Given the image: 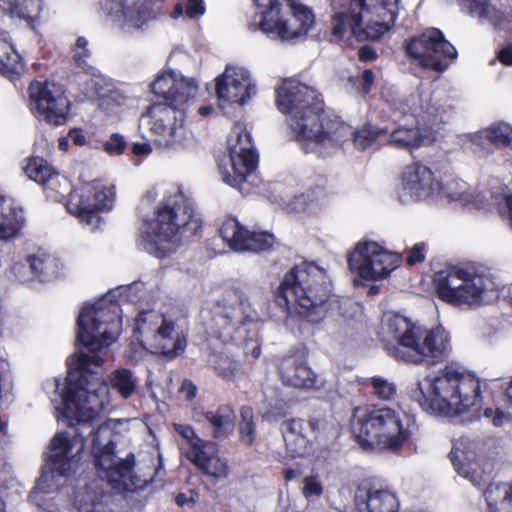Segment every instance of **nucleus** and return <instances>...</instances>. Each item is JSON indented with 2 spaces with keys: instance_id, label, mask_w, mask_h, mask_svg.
Wrapping results in <instances>:
<instances>
[{
  "instance_id": "1",
  "label": "nucleus",
  "mask_w": 512,
  "mask_h": 512,
  "mask_svg": "<svg viewBox=\"0 0 512 512\" xmlns=\"http://www.w3.org/2000/svg\"><path fill=\"white\" fill-rule=\"evenodd\" d=\"M120 306L102 298L86 306L77 319V341L82 344L69 360L64 414L77 424H87L110 403L109 388L101 374L91 369L103 364L106 348L120 333Z\"/></svg>"
},
{
  "instance_id": "2",
  "label": "nucleus",
  "mask_w": 512,
  "mask_h": 512,
  "mask_svg": "<svg viewBox=\"0 0 512 512\" xmlns=\"http://www.w3.org/2000/svg\"><path fill=\"white\" fill-rule=\"evenodd\" d=\"M151 91L164 103L149 106L140 118V127L148 128L160 147L183 145L187 135L185 106L194 99L197 83L175 71H163L151 83Z\"/></svg>"
},
{
  "instance_id": "3",
  "label": "nucleus",
  "mask_w": 512,
  "mask_h": 512,
  "mask_svg": "<svg viewBox=\"0 0 512 512\" xmlns=\"http://www.w3.org/2000/svg\"><path fill=\"white\" fill-rule=\"evenodd\" d=\"M331 282L323 268L303 262L289 270L279 286L277 301L308 322L322 321L331 306Z\"/></svg>"
},
{
  "instance_id": "4",
  "label": "nucleus",
  "mask_w": 512,
  "mask_h": 512,
  "mask_svg": "<svg viewBox=\"0 0 512 512\" xmlns=\"http://www.w3.org/2000/svg\"><path fill=\"white\" fill-rule=\"evenodd\" d=\"M202 221L182 194L167 197L158 205L155 217L147 222L144 249L157 258L175 252L182 237H190L201 228Z\"/></svg>"
},
{
  "instance_id": "5",
  "label": "nucleus",
  "mask_w": 512,
  "mask_h": 512,
  "mask_svg": "<svg viewBox=\"0 0 512 512\" xmlns=\"http://www.w3.org/2000/svg\"><path fill=\"white\" fill-rule=\"evenodd\" d=\"M400 0H349L347 6L331 18V33L347 35L357 41H376L394 26Z\"/></svg>"
},
{
  "instance_id": "6",
  "label": "nucleus",
  "mask_w": 512,
  "mask_h": 512,
  "mask_svg": "<svg viewBox=\"0 0 512 512\" xmlns=\"http://www.w3.org/2000/svg\"><path fill=\"white\" fill-rule=\"evenodd\" d=\"M288 123L305 152L320 156L340 147L350 134L349 125L324 115L321 99L311 104L309 109L289 116Z\"/></svg>"
},
{
  "instance_id": "7",
  "label": "nucleus",
  "mask_w": 512,
  "mask_h": 512,
  "mask_svg": "<svg viewBox=\"0 0 512 512\" xmlns=\"http://www.w3.org/2000/svg\"><path fill=\"white\" fill-rule=\"evenodd\" d=\"M352 430L359 445L365 449L399 450L408 438L401 416L390 408L368 411L356 408L352 418Z\"/></svg>"
},
{
  "instance_id": "8",
  "label": "nucleus",
  "mask_w": 512,
  "mask_h": 512,
  "mask_svg": "<svg viewBox=\"0 0 512 512\" xmlns=\"http://www.w3.org/2000/svg\"><path fill=\"white\" fill-rule=\"evenodd\" d=\"M260 20L251 28L281 41H295L307 34L314 24V15L295 0H253Z\"/></svg>"
},
{
  "instance_id": "9",
  "label": "nucleus",
  "mask_w": 512,
  "mask_h": 512,
  "mask_svg": "<svg viewBox=\"0 0 512 512\" xmlns=\"http://www.w3.org/2000/svg\"><path fill=\"white\" fill-rule=\"evenodd\" d=\"M229 156L222 159L219 171L225 183L241 189L254 176L258 164L257 153L246 128L237 123L228 138Z\"/></svg>"
},
{
  "instance_id": "10",
  "label": "nucleus",
  "mask_w": 512,
  "mask_h": 512,
  "mask_svg": "<svg viewBox=\"0 0 512 512\" xmlns=\"http://www.w3.org/2000/svg\"><path fill=\"white\" fill-rule=\"evenodd\" d=\"M135 325V330L146 340H151L155 351L165 358L170 360L184 352L186 333L162 314L153 310L142 311Z\"/></svg>"
},
{
  "instance_id": "11",
  "label": "nucleus",
  "mask_w": 512,
  "mask_h": 512,
  "mask_svg": "<svg viewBox=\"0 0 512 512\" xmlns=\"http://www.w3.org/2000/svg\"><path fill=\"white\" fill-rule=\"evenodd\" d=\"M403 50L406 58L422 69L442 73L448 67V41L437 28H425L404 40Z\"/></svg>"
},
{
  "instance_id": "12",
  "label": "nucleus",
  "mask_w": 512,
  "mask_h": 512,
  "mask_svg": "<svg viewBox=\"0 0 512 512\" xmlns=\"http://www.w3.org/2000/svg\"><path fill=\"white\" fill-rule=\"evenodd\" d=\"M113 201V187H105L99 182L86 183L70 193L67 210L94 232L103 223L99 213L109 210Z\"/></svg>"
},
{
  "instance_id": "13",
  "label": "nucleus",
  "mask_w": 512,
  "mask_h": 512,
  "mask_svg": "<svg viewBox=\"0 0 512 512\" xmlns=\"http://www.w3.org/2000/svg\"><path fill=\"white\" fill-rule=\"evenodd\" d=\"M77 440L70 439L66 433H58L54 436L50 444V456L46 463L43 473L37 481V493H49L57 489L59 483L57 478L71 475L77 466V454L82 449L80 441L79 449L74 453L73 447Z\"/></svg>"
},
{
  "instance_id": "14",
  "label": "nucleus",
  "mask_w": 512,
  "mask_h": 512,
  "mask_svg": "<svg viewBox=\"0 0 512 512\" xmlns=\"http://www.w3.org/2000/svg\"><path fill=\"white\" fill-rule=\"evenodd\" d=\"M31 110L48 124L63 125L68 120L70 103L62 86L53 82H33L29 86Z\"/></svg>"
},
{
  "instance_id": "15",
  "label": "nucleus",
  "mask_w": 512,
  "mask_h": 512,
  "mask_svg": "<svg viewBox=\"0 0 512 512\" xmlns=\"http://www.w3.org/2000/svg\"><path fill=\"white\" fill-rule=\"evenodd\" d=\"M400 262L399 254L389 252L375 242L359 243L348 258L350 269L367 280L387 276Z\"/></svg>"
},
{
  "instance_id": "16",
  "label": "nucleus",
  "mask_w": 512,
  "mask_h": 512,
  "mask_svg": "<svg viewBox=\"0 0 512 512\" xmlns=\"http://www.w3.org/2000/svg\"><path fill=\"white\" fill-rule=\"evenodd\" d=\"M421 326L409 318L394 312H387L382 318V334L385 338L395 341L397 345L387 347L389 353L405 362L411 354L416 341L421 337Z\"/></svg>"
},
{
  "instance_id": "17",
  "label": "nucleus",
  "mask_w": 512,
  "mask_h": 512,
  "mask_svg": "<svg viewBox=\"0 0 512 512\" xmlns=\"http://www.w3.org/2000/svg\"><path fill=\"white\" fill-rule=\"evenodd\" d=\"M215 82L216 95L223 102L244 105L257 93L256 83L244 67L227 65Z\"/></svg>"
},
{
  "instance_id": "18",
  "label": "nucleus",
  "mask_w": 512,
  "mask_h": 512,
  "mask_svg": "<svg viewBox=\"0 0 512 512\" xmlns=\"http://www.w3.org/2000/svg\"><path fill=\"white\" fill-rule=\"evenodd\" d=\"M450 277L462 280L458 287L450 286V305L462 306L479 303L482 295L492 290L494 283L485 274H477L469 268L450 264Z\"/></svg>"
},
{
  "instance_id": "19",
  "label": "nucleus",
  "mask_w": 512,
  "mask_h": 512,
  "mask_svg": "<svg viewBox=\"0 0 512 512\" xmlns=\"http://www.w3.org/2000/svg\"><path fill=\"white\" fill-rule=\"evenodd\" d=\"M450 417L469 412L480 403V380L470 372H458L450 363Z\"/></svg>"
},
{
  "instance_id": "20",
  "label": "nucleus",
  "mask_w": 512,
  "mask_h": 512,
  "mask_svg": "<svg viewBox=\"0 0 512 512\" xmlns=\"http://www.w3.org/2000/svg\"><path fill=\"white\" fill-rule=\"evenodd\" d=\"M220 236L228 246L237 252H262L274 244V236L268 232L248 231L235 218L226 219L220 229Z\"/></svg>"
},
{
  "instance_id": "21",
  "label": "nucleus",
  "mask_w": 512,
  "mask_h": 512,
  "mask_svg": "<svg viewBox=\"0 0 512 512\" xmlns=\"http://www.w3.org/2000/svg\"><path fill=\"white\" fill-rule=\"evenodd\" d=\"M440 190V183L433 180L432 172L426 166L413 164L402 174L399 198L402 202L419 201Z\"/></svg>"
},
{
  "instance_id": "22",
  "label": "nucleus",
  "mask_w": 512,
  "mask_h": 512,
  "mask_svg": "<svg viewBox=\"0 0 512 512\" xmlns=\"http://www.w3.org/2000/svg\"><path fill=\"white\" fill-rule=\"evenodd\" d=\"M448 333L441 324L425 330L421 328V337L416 341L411 354L407 355L409 363L420 364L425 360L439 363L447 356Z\"/></svg>"
},
{
  "instance_id": "23",
  "label": "nucleus",
  "mask_w": 512,
  "mask_h": 512,
  "mask_svg": "<svg viewBox=\"0 0 512 512\" xmlns=\"http://www.w3.org/2000/svg\"><path fill=\"white\" fill-rule=\"evenodd\" d=\"M124 424L125 422L122 420L110 419L100 425L96 431L91 432L92 454L95 465L99 469V474L105 472L121 459L114 454V438L116 437V430Z\"/></svg>"
},
{
  "instance_id": "24",
  "label": "nucleus",
  "mask_w": 512,
  "mask_h": 512,
  "mask_svg": "<svg viewBox=\"0 0 512 512\" xmlns=\"http://www.w3.org/2000/svg\"><path fill=\"white\" fill-rule=\"evenodd\" d=\"M276 101L279 110L293 116L295 112L309 109L319 100L316 91L294 80H285L276 89Z\"/></svg>"
},
{
  "instance_id": "25",
  "label": "nucleus",
  "mask_w": 512,
  "mask_h": 512,
  "mask_svg": "<svg viewBox=\"0 0 512 512\" xmlns=\"http://www.w3.org/2000/svg\"><path fill=\"white\" fill-rule=\"evenodd\" d=\"M277 371L284 385L300 389H312L318 386L316 374L307 366L301 356L282 357L278 361Z\"/></svg>"
},
{
  "instance_id": "26",
  "label": "nucleus",
  "mask_w": 512,
  "mask_h": 512,
  "mask_svg": "<svg viewBox=\"0 0 512 512\" xmlns=\"http://www.w3.org/2000/svg\"><path fill=\"white\" fill-rule=\"evenodd\" d=\"M354 503L355 512H398L400 508L396 494L381 487H359Z\"/></svg>"
},
{
  "instance_id": "27",
  "label": "nucleus",
  "mask_w": 512,
  "mask_h": 512,
  "mask_svg": "<svg viewBox=\"0 0 512 512\" xmlns=\"http://www.w3.org/2000/svg\"><path fill=\"white\" fill-rule=\"evenodd\" d=\"M110 13L127 28L139 29L154 17L146 0H112Z\"/></svg>"
},
{
  "instance_id": "28",
  "label": "nucleus",
  "mask_w": 512,
  "mask_h": 512,
  "mask_svg": "<svg viewBox=\"0 0 512 512\" xmlns=\"http://www.w3.org/2000/svg\"><path fill=\"white\" fill-rule=\"evenodd\" d=\"M99 477L106 479L114 488L128 492L142 490L150 478H142L133 471V459H120Z\"/></svg>"
},
{
  "instance_id": "29",
  "label": "nucleus",
  "mask_w": 512,
  "mask_h": 512,
  "mask_svg": "<svg viewBox=\"0 0 512 512\" xmlns=\"http://www.w3.org/2000/svg\"><path fill=\"white\" fill-rule=\"evenodd\" d=\"M26 263H16L12 266L13 274L22 282L30 280L26 273L27 267L30 268L34 277L40 281H48L57 276L59 272V260L49 254H38L27 258Z\"/></svg>"
},
{
  "instance_id": "30",
  "label": "nucleus",
  "mask_w": 512,
  "mask_h": 512,
  "mask_svg": "<svg viewBox=\"0 0 512 512\" xmlns=\"http://www.w3.org/2000/svg\"><path fill=\"white\" fill-rule=\"evenodd\" d=\"M207 449L208 444L206 442L202 439H196L188 457L206 475L216 479L226 478L229 475L226 459L210 453Z\"/></svg>"
},
{
  "instance_id": "31",
  "label": "nucleus",
  "mask_w": 512,
  "mask_h": 512,
  "mask_svg": "<svg viewBox=\"0 0 512 512\" xmlns=\"http://www.w3.org/2000/svg\"><path fill=\"white\" fill-rule=\"evenodd\" d=\"M444 136L437 131L428 132L418 127H399L391 132L388 143L398 149L412 151L421 146L434 144Z\"/></svg>"
},
{
  "instance_id": "32",
  "label": "nucleus",
  "mask_w": 512,
  "mask_h": 512,
  "mask_svg": "<svg viewBox=\"0 0 512 512\" xmlns=\"http://www.w3.org/2000/svg\"><path fill=\"white\" fill-rule=\"evenodd\" d=\"M448 365L431 379V391L429 398H424L420 402V406L424 411L438 417H446L448 415V401L446 395L448 393Z\"/></svg>"
},
{
  "instance_id": "33",
  "label": "nucleus",
  "mask_w": 512,
  "mask_h": 512,
  "mask_svg": "<svg viewBox=\"0 0 512 512\" xmlns=\"http://www.w3.org/2000/svg\"><path fill=\"white\" fill-rule=\"evenodd\" d=\"M286 451L292 458L305 457L312 451L311 441L303 433V422L297 419L286 420L281 424Z\"/></svg>"
},
{
  "instance_id": "34",
  "label": "nucleus",
  "mask_w": 512,
  "mask_h": 512,
  "mask_svg": "<svg viewBox=\"0 0 512 512\" xmlns=\"http://www.w3.org/2000/svg\"><path fill=\"white\" fill-rule=\"evenodd\" d=\"M106 498L97 483L78 486L74 493V506L78 512H111Z\"/></svg>"
},
{
  "instance_id": "35",
  "label": "nucleus",
  "mask_w": 512,
  "mask_h": 512,
  "mask_svg": "<svg viewBox=\"0 0 512 512\" xmlns=\"http://www.w3.org/2000/svg\"><path fill=\"white\" fill-rule=\"evenodd\" d=\"M22 210L11 198L0 196V239L8 240L17 235L23 225Z\"/></svg>"
},
{
  "instance_id": "36",
  "label": "nucleus",
  "mask_w": 512,
  "mask_h": 512,
  "mask_svg": "<svg viewBox=\"0 0 512 512\" xmlns=\"http://www.w3.org/2000/svg\"><path fill=\"white\" fill-rule=\"evenodd\" d=\"M288 403L279 388L265 386L259 402V413L267 421H277L287 414Z\"/></svg>"
},
{
  "instance_id": "37",
  "label": "nucleus",
  "mask_w": 512,
  "mask_h": 512,
  "mask_svg": "<svg viewBox=\"0 0 512 512\" xmlns=\"http://www.w3.org/2000/svg\"><path fill=\"white\" fill-rule=\"evenodd\" d=\"M24 172L31 180L50 189H54L55 183L59 182V174L43 158L29 159Z\"/></svg>"
},
{
  "instance_id": "38",
  "label": "nucleus",
  "mask_w": 512,
  "mask_h": 512,
  "mask_svg": "<svg viewBox=\"0 0 512 512\" xmlns=\"http://www.w3.org/2000/svg\"><path fill=\"white\" fill-rule=\"evenodd\" d=\"M484 495L489 512H512V484L490 485Z\"/></svg>"
},
{
  "instance_id": "39",
  "label": "nucleus",
  "mask_w": 512,
  "mask_h": 512,
  "mask_svg": "<svg viewBox=\"0 0 512 512\" xmlns=\"http://www.w3.org/2000/svg\"><path fill=\"white\" fill-rule=\"evenodd\" d=\"M204 417L212 428L214 438H222L234 427V411L230 406H220L216 411L204 413Z\"/></svg>"
},
{
  "instance_id": "40",
  "label": "nucleus",
  "mask_w": 512,
  "mask_h": 512,
  "mask_svg": "<svg viewBox=\"0 0 512 512\" xmlns=\"http://www.w3.org/2000/svg\"><path fill=\"white\" fill-rule=\"evenodd\" d=\"M40 9L39 0H0V11L12 18L33 19Z\"/></svg>"
},
{
  "instance_id": "41",
  "label": "nucleus",
  "mask_w": 512,
  "mask_h": 512,
  "mask_svg": "<svg viewBox=\"0 0 512 512\" xmlns=\"http://www.w3.org/2000/svg\"><path fill=\"white\" fill-rule=\"evenodd\" d=\"M110 386L115 389L123 399L130 398L137 390L138 379L134 373L126 368L112 371L108 377Z\"/></svg>"
},
{
  "instance_id": "42",
  "label": "nucleus",
  "mask_w": 512,
  "mask_h": 512,
  "mask_svg": "<svg viewBox=\"0 0 512 512\" xmlns=\"http://www.w3.org/2000/svg\"><path fill=\"white\" fill-rule=\"evenodd\" d=\"M383 132H385V130L379 129L376 126L365 125L356 130L350 128V134L347 138L352 137L356 149L365 150L369 148Z\"/></svg>"
},
{
  "instance_id": "43",
  "label": "nucleus",
  "mask_w": 512,
  "mask_h": 512,
  "mask_svg": "<svg viewBox=\"0 0 512 512\" xmlns=\"http://www.w3.org/2000/svg\"><path fill=\"white\" fill-rule=\"evenodd\" d=\"M213 367L216 374L225 380H234L241 371V363L224 353L217 357Z\"/></svg>"
},
{
  "instance_id": "44",
  "label": "nucleus",
  "mask_w": 512,
  "mask_h": 512,
  "mask_svg": "<svg viewBox=\"0 0 512 512\" xmlns=\"http://www.w3.org/2000/svg\"><path fill=\"white\" fill-rule=\"evenodd\" d=\"M485 136L495 146L512 148V127L509 124L500 122L491 125L486 129Z\"/></svg>"
},
{
  "instance_id": "45",
  "label": "nucleus",
  "mask_w": 512,
  "mask_h": 512,
  "mask_svg": "<svg viewBox=\"0 0 512 512\" xmlns=\"http://www.w3.org/2000/svg\"><path fill=\"white\" fill-rule=\"evenodd\" d=\"M241 421L239 423L240 440L245 445L253 444L256 438L253 410L244 406L240 410Z\"/></svg>"
},
{
  "instance_id": "46",
  "label": "nucleus",
  "mask_w": 512,
  "mask_h": 512,
  "mask_svg": "<svg viewBox=\"0 0 512 512\" xmlns=\"http://www.w3.org/2000/svg\"><path fill=\"white\" fill-rule=\"evenodd\" d=\"M0 66L9 72H17L21 66L20 56L3 36H0Z\"/></svg>"
},
{
  "instance_id": "47",
  "label": "nucleus",
  "mask_w": 512,
  "mask_h": 512,
  "mask_svg": "<svg viewBox=\"0 0 512 512\" xmlns=\"http://www.w3.org/2000/svg\"><path fill=\"white\" fill-rule=\"evenodd\" d=\"M372 386V393L380 400H391L397 392V387L394 382L389 381L383 377H372L370 379Z\"/></svg>"
},
{
  "instance_id": "48",
  "label": "nucleus",
  "mask_w": 512,
  "mask_h": 512,
  "mask_svg": "<svg viewBox=\"0 0 512 512\" xmlns=\"http://www.w3.org/2000/svg\"><path fill=\"white\" fill-rule=\"evenodd\" d=\"M205 7L203 0H189L186 4L178 3L175 5L174 10L171 13L172 18H177L185 14L188 18H195L203 15Z\"/></svg>"
},
{
  "instance_id": "49",
  "label": "nucleus",
  "mask_w": 512,
  "mask_h": 512,
  "mask_svg": "<svg viewBox=\"0 0 512 512\" xmlns=\"http://www.w3.org/2000/svg\"><path fill=\"white\" fill-rule=\"evenodd\" d=\"M459 2L468 8L471 15H477L480 19L488 18L490 0H459Z\"/></svg>"
},
{
  "instance_id": "50",
  "label": "nucleus",
  "mask_w": 512,
  "mask_h": 512,
  "mask_svg": "<svg viewBox=\"0 0 512 512\" xmlns=\"http://www.w3.org/2000/svg\"><path fill=\"white\" fill-rule=\"evenodd\" d=\"M434 288L437 296L444 302H448V272L437 271L434 274Z\"/></svg>"
},
{
  "instance_id": "51",
  "label": "nucleus",
  "mask_w": 512,
  "mask_h": 512,
  "mask_svg": "<svg viewBox=\"0 0 512 512\" xmlns=\"http://www.w3.org/2000/svg\"><path fill=\"white\" fill-rule=\"evenodd\" d=\"M125 147L126 141L119 133H113L109 140L104 143V150L111 155H119L123 153Z\"/></svg>"
},
{
  "instance_id": "52",
  "label": "nucleus",
  "mask_w": 512,
  "mask_h": 512,
  "mask_svg": "<svg viewBox=\"0 0 512 512\" xmlns=\"http://www.w3.org/2000/svg\"><path fill=\"white\" fill-rule=\"evenodd\" d=\"M309 426L313 431H317L315 439L326 440L329 436H334V427L326 422L319 420L309 421Z\"/></svg>"
},
{
  "instance_id": "53",
  "label": "nucleus",
  "mask_w": 512,
  "mask_h": 512,
  "mask_svg": "<svg viewBox=\"0 0 512 512\" xmlns=\"http://www.w3.org/2000/svg\"><path fill=\"white\" fill-rule=\"evenodd\" d=\"M303 495L306 498L311 496H320L322 494V487L319 481L314 476H308L304 479Z\"/></svg>"
},
{
  "instance_id": "54",
  "label": "nucleus",
  "mask_w": 512,
  "mask_h": 512,
  "mask_svg": "<svg viewBox=\"0 0 512 512\" xmlns=\"http://www.w3.org/2000/svg\"><path fill=\"white\" fill-rule=\"evenodd\" d=\"M495 28H501L507 22V16L501 10L489 7V16L487 18Z\"/></svg>"
},
{
  "instance_id": "55",
  "label": "nucleus",
  "mask_w": 512,
  "mask_h": 512,
  "mask_svg": "<svg viewBox=\"0 0 512 512\" xmlns=\"http://www.w3.org/2000/svg\"><path fill=\"white\" fill-rule=\"evenodd\" d=\"M424 258H425L424 245L416 244L409 251V255L407 257V263H408V265L412 266L416 263L422 262L424 260Z\"/></svg>"
},
{
  "instance_id": "56",
  "label": "nucleus",
  "mask_w": 512,
  "mask_h": 512,
  "mask_svg": "<svg viewBox=\"0 0 512 512\" xmlns=\"http://www.w3.org/2000/svg\"><path fill=\"white\" fill-rule=\"evenodd\" d=\"M497 57L503 65L512 66V43L504 46Z\"/></svg>"
},
{
  "instance_id": "57",
  "label": "nucleus",
  "mask_w": 512,
  "mask_h": 512,
  "mask_svg": "<svg viewBox=\"0 0 512 512\" xmlns=\"http://www.w3.org/2000/svg\"><path fill=\"white\" fill-rule=\"evenodd\" d=\"M180 391L186 400H192L196 395L197 388L190 380L186 379L182 382Z\"/></svg>"
},
{
  "instance_id": "58",
  "label": "nucleus",
  "mask_w": 512,
  "mask_h": 512,
  "mask_svg": "<svg viewBox=\"0 0 512 512\" xmlns=\"http://www.w3.org/2000/svg\"><path fill=\"white\" fill-rule=\"evenodd\" d=\"M358 55H359L360 60L364 61V62L372 61V60H375L377 58L376 51L372 47H370L368 45L362 46L358 50Z\"/></svg>"
},
{
  "instance_id": "59",
  "label": "nucleus",
  "mask_w": 512,
  "mask_h": 512,
  "mask_svg": "<svg viewBox=\"0 0 512 512\" xmlns=\"http://www.w3.org/2000/svg\"><path fill=\"white\" fill-rule=\"evenodd\" d=\"M176 431L182 435L184 438L188 439L193 447V442H196V439H200L194 433V430L190 426L178 425L176 427Z\"/></svg>"
},
{
  "instance_id": "60",
  "label": "nucleus",
  "mask_w": 512,
  "mask_h": 512,
  "mask_svg": "<svg viewBox=\"0 0 512 512\" xmlns=\"http://www.w3.org/2000/svg\"><path fill=\"white\" fill-rule=\"evenodd\" d=\"M68 137L73 141L74 144L78 146H83L86 144V137L79 129L70 130Z\"/></svg>"
},
{
  "instance_id": "61",
  "label": "nucleus",
  "mask_w": 512,
  "mask_h": 512,
  "mask_svg": "<svg viewBox=\"0 0 512 512\" xmlns=\"http://www.w3.org/2000/svg\"><path fill=\"white\" fill-rule=\"evenodd\" d=\"M374 81V75L371 70H365L362 74V91L363 93H368L370 91V87Z\"/></svg>"
},
{
  "instance_id": "62",
  "label": "nucleus",
  "mask_w": 512,
  "mask_h": 512,
  "mask_svg": "<svg viewBox=\"0 0 512 512\" xmlns=\"http://www.w3.org/2000/svg\"><path fill=\"white\" fill-rule=\"evenodd\" d=\"M132 151L135 155H149L152 151L149 143H135L132 147Z\"/></svg>"
},
{
  "instance_id": "63",
  "label": "nucleus",
  "mask_w": 512,
  "mask_h": 512,
  "mask_svg": "<svg viewBox=\"0 0 512 512\" xmlns=\"http://www.w3.org/2000/svg\"><path fill=\"white\" fill-rule=\"evenodd\" d=\"M88 41L85 37H78L75 43L76 50H83V55L85 57H90L91 52L87 49Z\"/></svg>"
},
{
  "instance_id": "64",
  "label": "nucleus",
  "mask_w": 512,
  "mask_h": 512,
  "mask_svg": "<svg viewBox=\"0 0 512 512\" xmlns=\"http://www.w3.org/2000/svg\"><path fill=\"white\" fill-rule=\"evenodd\" d=\"M233 295L239 300V306L243 313L248 314V309L250 308V302L248 298L242 294L237 292H233Z\"/></svg>"
}]
</instances>
